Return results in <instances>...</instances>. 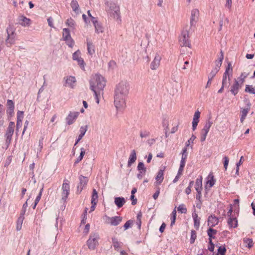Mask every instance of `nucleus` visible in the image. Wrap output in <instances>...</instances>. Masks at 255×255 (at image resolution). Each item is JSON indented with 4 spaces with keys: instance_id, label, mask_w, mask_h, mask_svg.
Here are the masks:
<instances>
[{
    "instance_id": "nucleus-1",
    "label": "nucleus",
    "mask_w": 255,
    "mask_h": 255,
    "mask_svg": "<svg viewBox=\"0 0 255 255\" xmlns=\"http://www.w3.org/2000/svg\"><path fill=\"white\" fill-rule=\"evenodd\" d=\"M90 89L94 94L103 93L106 86V80L103 76L99 74L93 75L90 80Z\"/></svg>"
},
{
    "instance_id": "nucleus-2",
    "label": "nucleus",
    "mask_w": 255,
    "mask_h": 255,
    "mask_svg": "<svg viewBox=\"0 0 255 255\" xmlns=\"http://www.w3.org/2000/svg\"><path fill=\"white\" fill-rule=\"evenodd\" d=\"M194 31V29H188L187 26L185 27L179 38V43L181 46L191 47L189 34Z\"/></svg>"
},
{
    "instance_id": "nucleus-3",
    "label": "nucleus",
    "mask_w": 255,
    "mask_h": 255,
    "mask_svg": "<svg viewBox=\"0 0 255 255\" xmlns=\"http://www.w3.org/2000/svg\"><path fill=\"white\" fill-rule=\"evenodd\" d=\"M7 37L5 39V43L8 46H10L14 44L16 33L15 29L12 25H9L6 29Z\"/></svg>"
},
{
    "instance_id": "nucleus-4",
    "label": "nucleus",
    "mask_w": 255,
    "mask_h": 255,
    "mask_svg": "<svg viewBox=\"0 0 255 255\" xmlns=\"http://www.w3.org/2000/svg\"><path fill=\"white\" fill-rule=\"evenodd\" d=\"M126 96L115 93L114 104L117 110H121L126 107Z\"/></svg>"
},
{
    "instance_id": "nucleus-5",
    "label": "nucleus",
    "mask_w": 255,
    "mask_h": 255,
    "mask_svg": "<svg viewBox=\"0 0 255 255\" xmlns=\"http://www.w3.org/2000/svg\"><path fill=\"white\" fill-rule=\"evenodd\" d=\"M199 11L198 9L195 8L191 10L190 24L186 25L188 29H195L196 24L199 19Z\"/></svg>"
},
{
    "instance_id": "nucleus-6",
    "label": "nucleus",
    "mask_w": 255,
    "mask_h": 255,
    "mask_svg": "<svg viewBox=\"0 0 255 255\" xmlns=\"http://www.w3.org/2000/svg\"><path fill=\"white\" fill-rule=\"evenodd\" d=\"M115 93L127 96L128 93V85L125 82L120 83L116 87Z\"/></svg>"
},
{
    "instance_id": "nucleus-7",
    "label": "nucleus",
    "mask_w": 255,
    "mask_h": 255,
    "mask_svg": "<svg viewBox=\"0 0 255 255\" xmlns=\"http://www.w3.org/2000/svg\"><path fill=\"white\" fill-rule=\"evenodd\" d=\"M99 236L96 233L91 234L87 242V245L90 250H94L98 245Z\"/></svg>"
},
{
    "instance_id": "nucleus-8",
    "label": "nucleus",
    "mask_w": 255,
    "mask_h": 255,
    "mask_svg": "<svg viewBox=\"0 0 255 255\" xmlns=\"http://www.w3.org/2000/svg\"><path fill=\"white\" fill-rule=\"evenodd\" d=\"M15 125L14 123L13 122H10L9 123L8 128H7L6 133H5V137H6V143L8 145L11 140L12 136L14 132V128Z\"/></svg>"
},
{
    "instance_id": "nucleus-9",
    "label": "nucleus",
    "mask_w": 255,
    "mask_h": 255,
    "mask_svg": "<svg viewBox=\"0 0 255 255\" xmlns=\"http://www.w3.org/2000/svg\"><path fill=\"white\" fill-rule=\"evenodd\" d=\"M62 199L65 201L68 197L70 192V186L68 181L67 179L64 180V182L62 186Z\"/></svg>"
},
{
    "instance_id": "nucleus-10",
    "label": "nucleus",
    "mask_w": 255,
    "mask_h": 255,
    "mask_svg": "<svg viewBox=\"0 0 255 255\" xmlns=\"http://www.w3.org/2000/svg\"><path fill=\"white\" fill-rule=\"evenodd\" d=\"M73 59L76 60L79 64L83 69H84L85 62L83 59L81 57V52L79 50H77L73 54Z\"/></svg>"
},
{
    "instance_id": "nucleus-11",
    "label": "nucleus",
    "mask_w": 255,
    "mask_h": 255,
    "mask_svg": "<svg viewBox=\"0 0 255 255\" xmlns=\"http://www.w3.org/2000/svg\"><path fill=\"white\" fill-rule=\"evenodd\" d=\"M79 115V112H70L67 118H66V121L67 125H70L73 124L76 119L77 118Z\"/></svg>"
},
{
    "instance_id": "nucleus-12",
    "label": "nucleus",
    "mask_w": 255,
    "mask_h": 255,
    "mask_svg": "<svg viewBox=\"0 0 255 255\" xmlns=\"http://www.w3.org/2000/svg\"><path fill=\"white\" fill-rule=\"evenodd\" d=\"M161 59V56L159 54L156 53L153 60L150 64V68L151 70H155L158 68L160 65Z\"/></svg>"
},
{
    "instance_id": "nucleus-13",
    "label": "nucleus",
    "mask_w": 255,
    "mask_h": 255,
    "mask_svg": "<svg viewBox=\"0 0 255 255\" xmlns=\"http://www.w3.org/2000/svg\"><path fill=\"white\" fill-rule=\"evenodd\" d=\"M164 169H160L157 175L155 178L156 182L155 183V186H158L161 184L163 180L164 179Z\"/></svg>"
},
{
    "instance_id": "nucleus-14",
    "label": "nucleus",
    "mask_w": 255,
    "mask_h": 255,
    "mask_svg": "<svg viewBox=\"0 0 255 255\" xmlns=\"http://www.w3.org/2000/svg\"><path fill=\"white\" fill-rule=\"evenodd\" d=\"M242 85L239 83L236 79H235V82L232 86L230 91L231 93L235 96L238 94L239 90L242 87Z\"/></svg>"
},
{
    "instance_id": "nucleus-15",
    "label": "nucleus",
    "mask_w": 255,
    "mask_h": 255,
    "mask_svg": "<svg viewBox=\"0 0 255 255\" xmlns=\"http://www.w3.org/2000/svg\"><path fill=\"white\" fill-rule=\"evenodd\" d=\"M108 219L111 225L116 226L118 225L122 222V217L120 216H115L108 217Z\"/></svg>"
},
{
    "instance_id": "nucleus-16",
    "label": "nucleus",
    "mask_w": 255,
    "mask_h": 255,
    "mask_svg": "<svg viewBox=\"0 0 255 255\" xmlns=\"http://www.w3.org/2000/svg\"><path fill=\"white\" fill-rule=\"evenodd\" d=\"M251 104L250 103L248 104V106L246 109H242L241 111V122L243 123L246 119V117L250 110Z\"/></svg>"
},
{
    "instance_id": "nucleus-17",
    "label": "nucleus",
    "mask_w": 255,
    "mask_h": 255,
    "mask_svg": "<svg viewBox=\"0 0 255 255\" xmlns=\"http://www.w3.org/2000/svg\"><path fill=\"white\" fill-rule=\"evenodd\" d=\"M219 223V219L214 215H211L209 217L208 219V225L211 227H214Z\"/></svg>"
},
{
    "instance_id": "nucleus-18",
    "label": "nucleus",
    "mask_w": 255,
    "mask_h": 255,
    "mask_svg": "<svg viewBox=\"0 0 255 255\" xmlns=\"http://www.w3.org/2000/svg\"><path fill=\"white\" fill-rule=\"evenodd\" d=\"M136 159V153L135 150H132L131 151V153L130 154L128 163V167H130L134 162H135V160Z\"/></svg>"
},
{
    "instance_id": "nucleus-19",
    "label": "nucleus",
    "mask_w": 255,
    "mask_h": 255,
    "mask_svg": "<svg viewBox=\"0 0 255 255\" xmlns=\"http://www.w3.org/2000/svg\"><path fill=\"white\" fill-rule=\"evenodd\" d=\"M88 126H85L84 127H81L80 128V134L79 135L75 143V145H76L78 142L82 138L86 131L87 130Z\"/></svg>"
},
{
    "instance_id": "nucleus-20",
    "label": "nucleus",
    "mask_w": 255,
    "mask_h": 255,
    "mask_svg": "<svg viewBox=\"0 0 255 255\" xmlns=\"http://www.w3.org/2000/svg\"><path fill=\"white\" fill-rule=\"evenodd\" d=\"M202 177L200 176L196 180L195 189L196 191L202 190Z\"/></svg>"
},
{
    "instance_id": "nucleus-21",
    "label": "nucleus",
    "mask_w": 255,
    "mask_h": 255,
    "mask_svg": "<svg viewBox=\"0 0 255 255\" xmlns=\"http://www.w3.org/2000/svg\"><path fill=\"white\" fill-rule=\"evenodd\" d=\"M125 202L126 201L124 197H116L115 198V203L118 208L122 207Z\"/></svg>"
},
{
    "instance_id": "nucleus-22",
    "label": "nucleus",
    "mask_w": 255,
    "mask_h": 255,
    "mask_svg": "<svg viewBox=\"0 0 255 255\" xmlns=\"http://www.w3.org/2000/svg\"><path fill=\"white\" fill-rule=\"evenodd\" d=\"M24 216L22 215H20L16 222V229L17 231H20L21 229Z\"/></svg>"
},
{
    "instance_id": "nucleus-23",
    "label": "nucleus",
    "mask_w": 255,
    "mask_h": 255,
    "mask_svg": "<svg viewBox=\"0 0 255 255\" xmlns=\"http://www.w3.org/2000/svg\"><path fill=\"white\" fill-rule=\"evenodd\" d=\"M228 224L230 228H236L238 226V221L236 218L230 217Z\"/></svg>"
},
{
    "instance_id": "nucleus-24",
    "label": "nucleus",
    "mask_w": 255,
    "mask_h": 255,
    "mask_svg": "<svg viewBox=\"0 0 255 255\" xmlns=\"http://www.w3.org/2000/svg\"><path fill=\"white\" fill-rule=\"evenodd\" d=\"M207 179L208 180L206 182L207 184H209V187H212L214 186L215 183V179H214V177L212 173H210Z\"/></svg>"
},
{
    "instance_id": "nucleus-25",
    "label": "nucleus",
    "mask_w": 255,
    "mask_h": 255,
    "mask_svg": "<svg viewBox=\"0 0 255 255\" xmlns=\"http://www.w3.org/2000/svg\"><path fill=\"white\" fill-rule=\"evenodd\" d=\"M88 52L90 55H93L95 52L94 46L90 41H87Z\"/></svg>"
},
{
    "instance_id": "nucleus-26",
    "label": "nucleus",
    "mask_w": 255,
    "mask_h": 255,
    "mask_svg": "<svg viewBox=\"0 0 255 255\" xmlns=\"http://www.w3.org/2000/svg\"><path fill=\"white\" fill-rule=\"evenodd\" d=\"M217 230H215V229H213L211 228H210L207 231V233H208V235L209 236V244H210V245H214L213 242H212V239L213 238L214 239L215 238V237L214 236H212V233H213L214 234H216L217 233Z\"/></svg>"
},
{
    "instance_id": "nucleus-27",
    "label": "nucleus",
    "mask_w": 255,
    "mask_h": 255,
    "mask_svg": "<svg viewBox=\"0 0 255 255\" xmlns=\"http://www.w3.org/2000/svg\"><path fill=\"white\" fill-rule=\"evenodd\" d=\"M212 125L213 122L211 121L210 120L207 121L204 126L203 128L202 129L201 131H202L203 132H206L208 133L209 129Z\"/></svg>"
},
{
    "instance_id": "nucleus-28",
    "label": "nucleus",
    "mask_w": 255,
    "mask_h": 255,
    "mask_svg": "<svg viewBox=\"0 0 255 255\" xmlns=\"http://www.w3.org/2000/svg\"><path fill=\"white\" fill-rule=\"evenodd\" d=\"M248 75L249 74L246 72L242 73L240 76L236 80L239 83H240L242 85H243V83L245 82V79L247 77Z\"/></svg>"
},
{
    "instance_id": "nucleus-29",
    "label": "nucleus",
    "mask_w": 255,
    "mask_h": 255,
    "mask_svg": "<svg viewBox=\"0 0 255 255\" xmlns=\"http://www.w3.org/2000/svg\"><path fill=\"white\" fill-rule=\"evenodd\" d=\"M79 180L80 186L81 187V189H82L83 187L87 184L88 179L87 177L81 175L79 177Z\"/></svg>"
},
{
    "instance_id": "nucleus-30",
    "label": "nucleus",
    "mask_w": 255,
    "mask_h": 255,
    "mask_svg": "<svg viewBox=\"0 0 255 255\" xmlns=\"http://www.w3.org/2000/svg\"><path fill=\"white\" fill-rule=\"evenodd\" d=\"M20 20L22 21L20 24L23 26H29L30 24V20L27 17L22 16L20 18Z\"/></svg>"
},
{
    "instance_id": "nucleus-31",
    "label": "nucleus",
    "mask_w": 255,
    "mask_h": 255,
    "mask_svg": "<svg viewBox=\"0 0 255 255\" xmlns=\"http://www.w3.org/2000/svg\"><path fill=\"white\" fill-rule=\"evenodd\" d=\"M71 6L74 12H78L79 6L76 0H72Z\"/></svg>"
},
{
    "instance_id": "nucleus-32",
    "label": "nucleus",
    "mask_w": 255,
    "mask_h": 255,
    "mask_svg": "<svg viewBox=\"0 0 255 255\" xmlns=\"http://www.w3.org/2000/svg\"><path fill=\"white\" fill-rule=\"evenodd\" d=\"M112 243L114 249L118 250L121 247V243L118 241V239L115 237L112 238Z\"/></svg>"
},
{
    "instance_id": "nucleus-33",
    "label": "nucleus",
    "mask_w": 255,
    "mask_h": 255,
    "mask_svg": "<svg viewBox=\"0 0 255 255\" xmlns=\"http://www.w3.org/2000/svg\"><path fill=\"white\" fill-rule=\"evenodd\" d=\"M193 218L194 221V226L196 229H198L200 225V218H198L196 213L193 214Z\"/></svg>"
},
{
    "instance_id": "nucleus-34",
    "label": "nucleus",
    "mask_w": 255,
    "mask_h": 255,
    "mask_svg": "<svg viewBox=\"0 0 255 255\" xmlns=\"http://www.w3.org/2000/svg\"><path fill=\"white\" fill-rule=\"evenodd\" d=\"M243 242L246 244V246L249 248H251L253 246L254 243L252 239L250 238H244Z\"/></svg>"
},
{
    "instance_id": "nucleus-35",
    "label": "nucleus",
    "mask_w": 255,
    "mask_h": 255,
    "mask_svg": "<svg viewBox=\"0 0 255 255\" xmlns=\"http://www.w3.org/2000/svg\"><path fill=\"white\" fill-rule=\"evenodd\" d=\"M98 198V192H97L95 189H93L91 197V202H93L94 204H95V203H97Z\"/></svg>"
},
{
    "instance_id": "nucleus-36",
    "label": "nucleus",
    "mask_w": 255,
    "mask_h": 255,
    "mask_svg": "<svg viewBox=\"0 0 255 255\" xmlns=\"http://www.w3.org/2000/svg\"><path fill=\"white\" fill-rule=\"evenodd\" d=\"M71 37L70 34V31L68 28H64L63 29V39L64 40H67Z\"/></svg>"
},
{
    "instance_id": "nucleus-37",
    "label": "nucleus",
    "mask_w": 255,
    "mask_h": 255,
    "mask_svg": "<svg viewBox=\"0 0 255 255\" xmlns=\"http://www.w3.org/2000/svg\"><path fill=\"white\" fill-rule=\"evenodd\" d=\"M76 82V79L74 77L69 76L66 80V84H67L69 86L73 87V85Z\"/></svg>"
},
{
    "instance_id": "nucleus-38",
    "label": "nucleus",
    "mask_w": 255,
    "mask_h": 255,
    "mask_svg": "<svg viewBox=\"0 0 255 255\" xmlns=\"http://www.w3.org/2000/svg\"><path fill=\"white\" fill-rule=\"evenodd\" d=\"M94 27L97 33L99 34L104 32V28L99 22L95 25Z\"/></svg>"
},
{
    "instance_id": "nucleus-39",
    "label": "nucleus",
    "mask_w": 255,
    "mask_h": 255,
    "mask_svg": "<svg viewBox=\"0 0 255 255\" xmlns=\"http://www.w3.org/2000/svg\"><path fill=\"white\" fill-rule=\"evenodd\" d=\"M85 154V149L84 148H81V152L79 156L77 158L75 161V164L79 163L83 158L84 155Z\"/></svg>"
},
{
    "instance_id": "nucleus-40",
    "label": "nucleus",
    "mask_w": 255,
    "mask_h": 255,
    "mask_svg": "<svg viewBox=\"0 0 255 255\" xmlns=\"http://www.w3.org/2000/svg\"><path fill=\"white\" fill-rule=\"evenodd\" d=\"M245 91L251 94H255V87L247 85L245 88Z\"/></svg>"
},
{
    "instance_id": "nucleus-41",
    "label": "nucleus",
    "mask_w": 255,
    "mask_h": 255,
    "mask_svg": "<svg viewBox=\"0 0 255 255\" xmlns=\"http://www.w3.org/2000/svg\"><path fill=\"white\" fill-rule=\"evenodd\" d=\"M232 71H233V69H232V65L230 63H229L228 64V66L226 67V71L224 73L226 74H228V75L232 76Z\"/></svg>"
},
{
    "instance_id": "nucleus-42",
    "label": "nucleus",
    "mask_w": 255,
    "mask_h": 255,
    "mask_svg": "<svg viewBox=\"0 0 255 255\" xmlns=\"http://www.w3.org/2000/svg\"><path fill=\"white\" fill-rule=\"evenodd\" d=\"M150 135V132L148 130H141L140 132V136L141 138H146Z\"/></svg>"
},
{
    "instance_id": "nucleus-43",
    "label": "nucleus",
    "mask_w": 255,
    "mask_h": 255,
    "mask_svg": "<svg viewBox=\"0 0 255 255\" xmlns=\"http://www.w3.org/2000/svg\"><path fill=\"white\" fill-rule=\"evenodd\" d=\"M196 232L194 230H192L191 232V238H190V243L191 244H193L195 242V241L196 239Z\"/></svg>"
},
{
    "instance_id": "nucleus-44",
    "label": "nucleus",
    "mask_w": 255,
    "mask_h": 255,
    "mask_svg": "<svg viewBox=\"0 0 255 255\" xmlns=\"http://www.w3.org/2000/svg\"><path fill=\"white\" fill-rule=\"evenodd\" d=\"M177 210L182 214H185L187 212V209L184 204L180 205L177 208Z\"/></svg>"
},
{
    "instance_id": "nucleus-45",
    "label": "nucleus",
    "mask_w": 255,
    "mask_h": 255,
    "mask_svg": "<svg viewBox=\"0 0 255 255\" xmlns=\"http://www.w3.org/2000/svg\"><path fill=\"white\" fill-rule=\"evenodd\" d=\"M137 169L139 171H143L144 172H146V169L143 163L142 162L138 163L137 165Z\"/></svg>"
},
{
    "instance_id": "nucleus-46",
    "label": "nucleus",
    "mask_w": 255,
    "mask_h": 255,
    "mask_svg": "<svg viewBox=\"0 0 255 255\" xmlns=\"http://www.w3.org/2000/svg\"><path fill=\"white\" fill-rule=\"evenodd\" d=\"M230 75L224 74L222 80V85L227 86V77H228V80L230 81Z\"/></svg>"
},
{
    "instance_id": "nucleus-47",
    "label": "nucleus",
    "mask_w": 255,
    "mask_h": 255,
    "mask_svg": "<svg viewBox=\"0 0 255 255\" xmlns=\"http://www.w3.org/2000/svg\"><path fill=\"white\" fill-rule=\"evenodd\" d=\"M66 24L68 26L72 28H74L75 24L74 20L71 18H68L67 20Z\"/></svg>"
},
{
    "instance_id": "nucleus-48",
    "label": "nucleus",
    "mask_w": 255,
    "mask_h": 255,
    "mask_svg": "<svg viewBox=\"0 0 255 255\" xmlns=\"http://www.w3.org/2000/svg\"><path fill=\"white\" fill-rule=\"evenodd\" d=\"M196 136L194 135V134H192V135L191 136L190 138L186 143V146L185 147H187L188 146H189V145L191 143H192V144L193 143V141L196 139Z\"/></svg>"
},
{
    "instance_id": "nucleus-49",
    "label": "nucleus",
    "mask_w": 255,
    "mask_h": 255,
    "mask_svg": "<svg viewBox=\"0 0 255 255\" xmlns=\"http://www.w3.org/2000/svg\"><path fill=\"white\" fill-rule=\"evenodd\" d=\"M226 252V249L224 247L221 246L219 248L218 250V253L220 255H225Z\"/></svg>"
},
{
    "instance_id": "nucleus-50",
    "label": "nucleus",
    "mask_w": 255,
    "mask_h": 255,
    "mask_svg": "<svg viewBox=\"0 0 255 255\" xmlns=\"http://www.w3.org/2000/svg\"><path fill=\"white\" fill-rule=\"evenodd\" d=\"M111 13L113 14L114 17H117L118 18L119 17V8L118 7H116L114 11H111Z\"/></svg>"
},
{
    "instance_id": "nucleus-51",
    "label": "nucleus",
    "mask_w": 255,
    "mask_h": 255,
    "mask_svg": "<svg viewBox=\"0 0 255 255\" xmlns=\"http://www.w3.org/2000/svg\"><path fill=\"white\" fill-rule=\"evenodd\" d=\"M187 147H185L182 150V159L186 160L187 157Z\"/></svg>"
},
{
    "instance_id": "nucleus-52",
    "label": "nucleus",
    "mask_w": 255,
    "mask_h": 255,
    "mask_svg": "<svg viewBox=\"0 0 255 255\" xmlns=\"http://www.w3.org/2000/svg\"><path fill=\"white\" fill-rule=\"evenodd\" d=\"M133 221L132 220H128L124 225V230H126L129 228L131 227V225L132 224Z\"/></svg>"
},
{
    "instance_id": "nucleus-53",
    "label": "nucleus",
    "mask_w": 255,
    "mask_h": 255,
    "mask_svg": "<svg viewBox=\"0 0 255 255\" xmlns=\"http://www.w3.org/2000/svg\"><path fill=\"white\" fill-rule=\"evenodd\" d=\"M27 200L23 205L22 208V210H21V213H20V215H22L23 216L24 215V214L25 213V212L26 211V209H27V206H28L27 202Z\"/></svg>"
},
{
    "instance_id": "nucleus-54",
    "label": "nucleus",
    "mask_w": 255,
    "mask_h": 255,
    "mask_svg": "<svg viewBox=\"0 0 255 255\" xmlns=\"http://www.w3.org/2000/svg\"><path fill=\"white\" fill-rule=\"evenodd\" d=\"M65 41L69 47H72L74 45V42L71 37L68 38L67 40H65Z\"/></svg>"
},
{
    "instance_id": "nucleus-55",
    "label": "nucleus",
    "mask_w": 255,
    "mask_h": 255,
    "mask_svg": "<svg viewBox=\"0 0 255 255\" xmlns=\"http://www.w3.org/2000/svg\"><path fill=\"white\" fill-rule=\"evenodd\" d=\"M200 117V112L199 111H197L194 114L193 120L199 122Z\"/></svg>"
},
{
    "instance_id": "nucleus-56",
    "label": "nucleus",
    "mask_w": 255,
    "mask_h": 255,
    "mask_svg": "<svg viewBox=\"0 0 255 255\" xmlns=\"http://www.w3.org/2000/svg\"><path fill=\"white\" fill-rule=\"evenodd\" d=\"M23 118V112L22 111H18L17 113V121L20 120L22 121V120Z\"/></svg>"
},
{
    "instance_id": "nucleus-57",
    "label": "nucleus",
    "mask_w": 255,
    "mask_h": 255,
    "mask_svg": "<svg viewBox=\"0 0 255 255\" xmlns=\"http://www.w3.org/2000/svg\"><path fill=\"white\" fill-rule=\"evenodd\" d=\"M43 188L42 187L40 192H39V194L38 195V196L36 197L35 200V203L36 204H38V203L39 202V200H40L41 199V195H42V191H43Z\"/></svg>"
},
{
    "instance_id": "nucleus-58",
    "label": "nucleus",
    "mask_w": 255,
    "mask_h": 255,
    "mask_svg": "<svg viewBox=\"0 0 255 255\" xmlns=\"http://www.w3.org/2000/svg\"><path fill=\"white\" fill-rule=\"evenodd\" d=\"M207 134H208V132H203L202 131H201V141L202 142L204 141L205 140Z\"/></svg>"
},
{
    "instance_id": "nucleus-59",
    "label": "nucleus",
    "mask_w": 255,
    "mask_h": 255,
    "mask_svg": "<svg viewBox=\"0 0 255 255\" xmlns=\"http://www.w3.org/2000/svg\"><path fill=\"white\" fill-rule=\"evenodd\" d=\"M224 166L225 169L226 170L227 169V167H228V165L229 164V159L227 156H225L224 157Z\"/></svg>"
},
{
    "instance_id": "nucleus-60",
    "label": "nucleus",
    "mask_w": 255,
    "mask_h": 255,
    "mask_svg": "<svg viewBox=\"0 0 255 255\" xmlns=\"http://www.w3.org/2000/svg\"><path fill=\"white\" fill-rule=\"evenodd\" d=\"M7 105L9 107V109H10L11 110H13L14 109V104L13 102L10 100H8L7 102Z\"/></svg>"
},
{
    "instance_id": "nucleus-61",
    "label": "nucleus",
    "mask_w": 255,
    "mask_h": 255,
    "mask_svg": "<svg viewBox=\"0 0 255 255\" xmlns=\"http://www.w3.org/2000/svg\"><path fill=\"white\" fill-rule=\"evenodd\" d=\"M159 193H160V189L159 187H158L156 189V192L154 193V194L153 195V198H154V199L156 200L158 198Z\"/></svg>"
},
{
    "instance_id": "nucleus-62",
    "label": "nucleus",
    "mask_w": 255,
    "mask_h": 255,
    "mask_svg": "<svg viewBox=\"0 0 255 255\" xmlns=\"http://www.w3.org/2000/svg\"><path fill=\"white\" fill-rule=\"evenodd\" d=\"M130 199L132 201L131 202V204L132 205H134L136 204V202H137V200L134 197V195H131V196H130Z\"/></svg>"
},
{
    "instance_id": "nucleus-63",
    "label": "nucleus",
    "mask_w": 255,
    "mask_h": 255,
    "mask_svg": "<svg viewBox=\"0 0 255 255\" xmlns=\"http://www.w3.org/2000/svg\"><path fill=\"white\" fill-rule=\"evenodd\" d=\"M48 23L49 26L51 27H54L53 24V19L51 17H49L47 19Z\"/></svg>"
},
{
    "instance_id": "nucleus-64",
    "label": "nucleus",
    "mask_w": 255,
    "mask_h": 255,
    "mask_svg": "<svg viewBox=\"0 0 255 255\" xmlns=\"http://www.w3.org/2000/svg\"><path fill=\"white\" fill-rule=\"evenodd\" d=\"M232 0H226V6L228 8L231 9V7H232Z\"/></svg>"
}]
</instances>
